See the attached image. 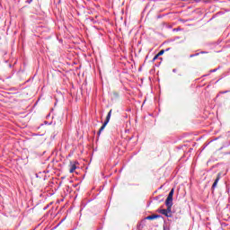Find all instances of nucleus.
<instances>
[{
	"instance_id": "1",
	"label": "nucleus",
	"mask_w": 230,
	"mask_h": 230,
	"mask_svg": "<svg viewBox=\"0 0 230 230\" xmlns=\"http://www.w3.org/2000/svg\"><path fill=\"white\" fill-rule=\"evenodd\" d=\"M173 191L174 190L172 189L165 200V206H167V208L158 209V213H160L161 215H164V217H167V218L172 217V206H173Z\"/></svg>"
},
{
	"instance_id": "4",
	"label": "nucleus",
	"mask_w": 230,
	"mask_h": 230,
	"mask_svg": "<svg viewBox=\"0 0 230 230\" xmlns=\"http://www.w3.org/2000/svg\"><path fill=\"white\" fill-rule=\"evenodd\" d=\"M160 217L159 215H151L146 217V220H155V218H159Z\"/></svg>"
},
{
	"instance_id": "6",
	"label": "nucleus",
	"mask_w": 230,
	"mask_h": 230,
	"mask_svg": "<svg viewBox=\"0 0 230 230\" xmlns=\"http://www.w3.org/2000/svg\"><path fill=\"white\" fill-rule=\"evenodd\" d=\"M161 55H164V50H161V51L157 54V57H161Z\"/></svg>"
},
{
	"instance_id": "8",
	"label": "nucleus",
	"mask_w": 230,
	"mask_h": 230,
	"mask_svg": "<svg viewBox=\"0 0 230 230\" xmlns=\"http://www.w3.org/2000/svg\"><path fill=\"white\" fill-rule=\"evenodd\" d=\"M166 51H170V49H167Z\"/></svg>"
},
{
	"instance_id": "2",
	"label": "nucleus",
	"mask_w": 230,
	"mask_h": 230,
	"mask_svg": "<svg viewBox=\"0 0 230 230\" xmlns=\"http://www.w3.org/2000/svg\"><path fill=\"white\" fill-rule=\"evenodd\" d=\"M112 114V110H111L106 117V119L104 121V123L102 124V126L101 127V128L99 129V134H102V130L105 129V127H107L109 121H111V116Z\"/></svg>"
},
{
	"instance_id": "3",
	"label": "nucleus",
	"mask_w": 230,
	"mask_h": 230,
	"mask_svg": "<svg viewBox=\"0 0 230 230\" xmlns=\"http://www.w3.org/2000/svg\"><path fill=\"white\" fill-rule=\"evenodd\" d=\"M76 164H78V163L76 162H71L70 163V169H69V172L70 173H75V171L76 170Z\"/></svg>"
},
{
	"instance_id": "7",
	"label": "nucleus",
	"mask_w": 230,
	"mask_h": 230,
	"mask_svg": "<svg viewBox=\"0 0 230 230\" xmlns=\"http://www.w3.org/2000/svg\"><path fill=\"white\" fill-rule=\"evenodd\" d=\"M159 58V56H155V58H154V60H156V58Z\"/></svg>"
},
{
	"instance_id": "5",
	"label": "nucleus",
	"mask_w": 230,
	"mask_h": 230,
	"mask_svg": "<svg viewBox=\"0 0 230 230\" xmlns=\"http://www.w3.org/2000/svg\"><path fill=\"white\" fill-rule=\"evenodd\" d=\"M218 181H220V176H217V178L216 179V181H214L212 188L215 189L217 188V184H218Z\"/></svg>"
}]
</instances>
